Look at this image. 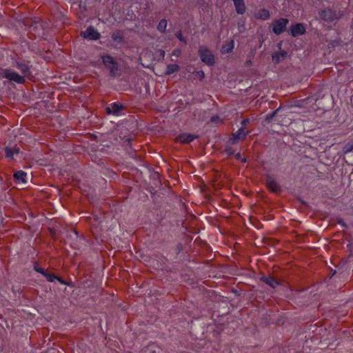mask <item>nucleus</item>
Instances as JSON below:
<instances>
[{"label": "nucleus", "mask_w": 353, "mask_h": 353, "mask_svg": "<svg viewBox=\"0 0 353 353\" xmlns=\"http://www.w3.org/2000/svg\"><path fill=\"white\" fill-rule=\"evenodd\" d=\"M17 66H18V68L22 72V74H23L22 76H23L24 78L26 77H28V70H29L28 66L24 63H18Z\"/></svg>", "instance_id": "nucleus-19"}, {"label": "nucleus", "mask_w": 353, "mask_h": 353, "mask_svg": "<svg viewBox=\"0 0 353 353\" xmlns=\"http://www.w3.org/2000/svg\"><path fill=\"white\" fill-rule=\"evenodd\" d=\"M104 65L110 70L112 74H115L117 70V64L113 58L109 55H105L102 57Z\"/></svg>", "instance_id": "nucleus-9"}, {"label": "nucleus", "mask_w": 353, "mask_h": 353, "mask_svg": "<svg viewBox=\"0 0 353 353\" xmlns=\"http://www.w3.org/2000/svg\"><path fill=\"white\" fill-rule=\"evenodd\" d=\"M35 268V270L38 272H41V274H43V275L45 274V272L43 271V269L41 268H37V266L34 268Z\"/></svg>", "instance_id": "nucleus-31"}, {"label": "nucleus", "mask_w": 353, "mask_h": 353, "mask_svg": "<svg viewBox=\"0 0 353 353\" xmlns=\"http://www.w3.org/2000/svg\"><path fill=\"white\" fill-rule=\"evenodd\" d=\"M265 185L272 192L279 193L281 190L279 184L276 181V180L271 176L268 175L265 178Z\"/></svg>", "instance_id": "nucleus-7"}, {"label": "nucleus", "mask_w": 353, "mask_h": 353, "mask_svg": "<svg viewBox=\"0 0 353 353\" xmlns=\"http://www.w3.org/2000/svg\"><path fill=\"white\" fill-rule=\"evenodd\" d=\"M336 222H337V223L341 225L344 228H347V225L344 222L343 219L337 218Z\"/></svg>", "instance_id": "nucleus-28"}, {"label": "nucleus", "mask_w": 353, "mask_h": 353, "mask_svg": "<svg viewBox=\"0 0 353 353\" xmlns=\"http://www.w3.org/2000/svg\"><path fill=\"white\" fill-rule=\"evenodd\" d=\"M270 17V14L268 10L267 9H261L256 14L255 17L257 19L266 20L268 19Z\"/></svg>", "instance_id": "nucleus-16"}, {"label": "nucleus", "mask_w": 353, "mask_h": 353, "mask_svg": "<svg viewBox=\"0 0 353 353\" xmlns=\"http://www.w3.org/2000/svg\"><path fill=\"white\" fill-rule=\"evenodd\" d=\"M178 40L185 43L184 38L183 37L181 31L178 32Z\"/></svg>", "instance_id": "nucleus-30"}, {"label": "nucleus", "mask_w": 353, "mask_h": 353, "mask_svg": "<svg viewBox=\"0 0 353 353\" xmlns=\"http://www.w3.org/2000/svg\"><path fill=\"white\" fill-rule=\"evenodd\" d=\"M188 104V102H185V104L181 101V100L178 101V111L185 108V105Z\"/></svg>", "instance_id": "nucleus-26"}, {"label": "nucleus", "mask_w": 353, "mask_h": 353, "mask_svg": "<svg viewBox=\"0 0 353 353\" xmlns=\"http://www.w3.org/2000/svg\"><path fill=\"white\" fill-rule=\"evenodd\" d=\"M219 120V117L218 116H214L211 117V121L212 122H216Z\"/></svg>", "instance_id": "nucleus-32"}, {"label": "nucleus", "mask_w": 353, "mask_h": 353, "mask_svg": "<svg viewBox=\"0 0 353 353\" xmlns=\"http://www.w3.org/2000/svg\"><path fill=\"white\" fill-rule=\"evenodd\" d=\"M287 52L285 50H281L279 52H275L272 56V61L277 64L280 63L281 60H284L287 57Z\"/></svg>", "instance_id": "nucleus-13"}, {"label": "nucleus", "mask_w": 353, "mask_h": 353, "mask_svg": "<svg viewBox=\"0 0 353 353\" xmlns=\"http://www.w3.org/2000/svg\"><path fill=\"white\" fill-rule=\"evenodd\" d=\"M166 27H167V21H166V20L163 19L159 23L157 28L160 32H164L166 29Z\"/></svg>", "instance_id": "nucleus-22"}, {"label": "nucleus", "mask_w": 353, "mask_h": 353, "mask_svg": "<svg viewBox=\"0 0 353 353\" xmlns=\"http://www.w3.org/2000/svg\"><path fill=\"white\" fill-rule=\"evenodd\" d=\"M196 77L199 79H203L205 77V73L203 70L197 71L195 74Z\"/></svg>", "instance_id": "nucleus-27"}, {"label": "nucleus", "mask_w": 353, "mask_h": 353, "mask_svg": "<svg viewBox=\"0 0 353 353\" xmlns=\"http://www.w3.org/2000/svg\"><path fill=\"white\" fill-rule=\"evenodd\" d=\"M250 123V120L248 119H245L242 121L241 122V124H242V127L241 128H244V129H245L246 128V125Z\"/></svg>", "instance_id": "nucleus-29"}, {"label": "nucleus", "mask_w": 353, "mask_h": 353, "mask_svg": "<svg viewBox=\"0 0 353 353\" xmlns=\"http://www.w3.org/2000/svg\"><path fill=\"white\" fill-rule=\"evenodd\" d=\"M81 35L90 40H97L100 37V34L93 27H88L85 31L81 32Z\"/></svg>", "instance_id": "nucleus-8"}, {"label": "nucleus", "mask_w": 353, "mask_h": 353, "mask_svg": "<svg viewBox=\"0 0 353 353\" xmlns=\"http://www.w3.org/2000/svg\"><path fill=\"white\" fill-rule=\"evenodd\" d=\"M248 131H245L244 128H241L239 130L236 131V132L232 134V136L233 137V143L239 141H243L248 135Z\"/></svg>", "instance_id": "nucleus-11"}, {"label": "nucleus", "mask_w": 353, "mask_h": 353, "mask_svg": "<svg viewBox=\"0 0 353 353\" xmlns=\"http://www.w3.org/2000/svg\"><path fill=\"white\" fill-rule=\"evenodd\" d=\"M196 138H197V137L194 134L183 133L178 135V141L182 143H189Z\"/></svg>", "instance_id": "nucleus-12"}, {"label": "nucleus", "mask_w": 353, "mask_h": 353, "mask_svg": "<svg viewBox=\"0 0 353 353\" xmlns=\"http://www.w3.org/2000/svg\"><path fill=\"white\" fill-rule=\"evenodd\" d=\"M122 109V105L117 103H112L110 106L106 108V110L109 114H112L117 116L119 115V113Z\"/></svg>", "instance_id": "nucleus-15"}, {"label": "nucleus", "mask_w": 353, "mask_h": 353, "mask_svg": "<svg viewBox=\"0 0 353 353\" xmlns=\"http://www.w3.org/2000/svg\"><path fill=\"white\" fill-rule=\"evenodd\" d=\"M280 110V108L276 109L274 112H272V113L270 114H268L266 115L265 117V121L270 123L272 122V119H274V117L278 114V112Z\"/></svg>", "instance_id": "nucleus-20"}, {"label": "nucleus", "mask_w": 353, "mask_h": 353, "mask_svg": "<svg viewBox=\"0 0 353 353\" xmlns=\"http://www.w3.org/2000/svg\"><path fill=\"white\" fill-rule=\"evenodd\" d=\"M281 43H282V42H280V43L278 44V46H279V48L280 49H281Z\"/></svg>", "instance_id": "nucleus-34"}, {"label": "nucleus", "mask_w": 353, "mask_h": 353, "mask_svg": "<svg viewBox=\"0 0 353 353\" xmlns=\"http://www.w3.org/2000/svg\"><path fill=\"white\" fill-rule=\"evenodd\" d=\"M319 15L320 18L325 22L331 23L336 20H338L341 14L339 11L332 10L330 8L321 10L319 11Z\"/></svg>", "instance_id": "nucleus-2"}, {"label": "nucleus", "mask_w": 353, "mask_h": 353, "mask_svg": "<svg viewBox=\"0 0 353 353\" xmlns=\"http://www.w3.org/2000/svg\"><path fill=\"white\" fill-rule=\"evenodd\" d=\"M291 34L294 37L303 35L305 33L306 30L303 23H299L291 26Z\"/></svg>", "instance_id": "nucleus-10"}, {"label": "nucleus", "mask_w": 353, "mask_h": 353, "mask_svg": "<svg viewBox=\"0 0 353 353\" xmlns=\"http://www.w3.org/2000/svg\"><path fill=\"white\" fill-rule=\"evenodd\" d=\"M190 256L186 252H183V248L181 245H178V259L182 263L190 262Z\"/></svg>", "instance_id": "nucleus-14"}, {"label": "nucleus", "mask_w": 353, "mask_h": 353, "mask_svg": "<svg viewBox=\"0 0 353 353\" xmlns=\"http://www.w3.org/2000/svg\"><path fill=\"white\" fill-rule=\"evenodd\" d=\"M179 208L182 212L180 221H181L182 228L184 229L183 232L188 231L193 233L194 232L192 230H194V223L195 221L196 216L191 212H188L187 205L181 199L178 200V209Z\"/></svg>", "instance_id": "nucleus-1"}, {"label": "nucleus", "mask_w": 353, "mask_h": 353, "mask_svg": "<svg viewBox=\"0 0 353 353\" xmlns=\"http://www.w3.org/2000/svg\"><path fill=\"white\" fill-rule=\"evenodd\" d=\"M353 150V139L350 140L347 142L343 147V152L347 153Z\"/></svg>", "instance_id": "nucleus-21"}, {"label": "nucleus", "mask_w": 353, "mask_h": 353, "mask_svg": "<svg viewBox=\"0 0 353 353\" xmlns=\"http://www.w3.org/2000/svg\"><path fill=\"white\" fill-rule=\"evenodd\" d=\"M233 48H234V42L231 41V43H229L228 46H223L222 51L223 52H230L232 51Z\"/></svg>", "instance_id": "nucleus-24"}, {"label": "nucleus", "mask_w": 353, "mask_h": 353, "mask_svg": "<svg viewBox=\"0 0 353 353\" xmlns=\"http://www.w3.org/2000/svg\"><path fill=\"white\" fill-rule=\"evenodd\" d=\"M112 39L114 41H119L121 40V36L120 32L114 33L112 34Z\"/></svg>", "instance_id": "nucleus-25"}, {"label": "nucleus", "mask_w": 353, "mask_h": 353, "mask_svg": "<svg viewBox=\"0 0 353 353\" xmlns=\"http://www.w3.org/2000/svg\"><path fill=\"white\" fill-rule=\"evenodd\" d=\"M289 20L285 18H280L272 22V31L276 35H279L285 31L286 26L288 24Z\"/></svg>", "instance_id": "nucleus-5"}, {"label": "nucleus", "mask_w": 353, "mask_h": 353, "mask_svg": "<svg viewBox=\"0 0 353 353\" xmlns=\"http://www.w3.org/2000/svg\"><path fill=\"white\" fill-rule=\"evenodd\" d=\"M18 153H19V148L17 147H14L12 148H6V156L8 159H13L14 154H18Z\"/></svg>", "instance_id": "nucleus-18"}, {"label": "nucleus", "mask_w": 353, "mask_h": 353, "mask_svg": "<svg viewBox=\"0 0 353 353\" xmlns=\"http://www.w3.org/2000/svg\"><path fill=\"white\" fill-rule=\"evenodd\" d=\"M260 280L265 283L268 284L272 288H275L276 287L279 285H283L284 281L283 279H276L275 277L272 276V275L265 276L263 275Z\"/></svg>", "instance_id": "nucleus-6"}, {"label": "nucleus", "mask_w": 353, "mask_h": 353, "mask_svg": "<svg viewBox=\"0 0 353 353\" xmlns=\"http://www.w3.org/2000/svg\"><path fill=\"white\" fill-rule=\"evenodd\" d=\"M0 75L10 81H13L17 83H22L24 81L23 76L19 75L14 70L10 69H1L0 70Z\"/></svg>", "instance_id": "nucleus-4"}, {"label": "nucleus", "mask_w": 353, "mask_h": 353, "mask_svg": "<svg viewBox=\"0 0 353 353\" xmlns=\"http://www.w3.org/2000/svg\"><path fill=\"white\" fill-rule=\"evenodd\" d=\"M336 273H337V272H336V270H334V271L333 272V273H332V276H331V278H332L334 274H336Z\"/></svg>", "instance_id": "nucleus-33"}, {"label": "nucleus", "mask_w": 353, "mask_h": 353, "mask_svg": "<svg viewBox=\"0 0 353 353\" xmlns=\"http://www.w3.org/2000/svg\"><path fill=\"white\" fill-rule=\"evenodd\" d=\"M199 54L201 60L208 65H213L215 63L214 56L210 50L204 46H200Z\"/></svg>", "instance_id": "nucleus-3"}, {"label": "nucleus", "mask_w": 353, "mask_h": 353, "mask_svg": "<svg viewBox=\"0 0 353 353\" xmlns=\"http://www.w3.org/2000/svg\"><path fill=\"white\" fill-rule=\"evenodd\" d=\"M44 275L48 281L52 282L54 280L58 279L61 283H63V281L52 274L45 273Z\"/></svg>", "instance_id": "nucleus-23"}, {"label": "nucleus", "mask_w": 353, "mask_h": 353, "mask_svg": "<svg viewBox=\"0 0 353 353\" xmlns=\"http://www.w3.org/2000/svg\"><path fill=\"white\" fill-rule=\"evenodd\" d=\"M14 176L18 183H26L27 174L26 172H24L23 171L20 170V171L17 172L14 174Z\"/></svg>", "instance_id": "nucleus-17"}]
</instances>
